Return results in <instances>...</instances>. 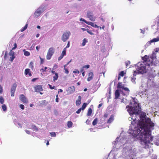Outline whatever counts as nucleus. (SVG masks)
Masks as SVG:
<instances>
[{
	"mask_svg": "<svg viewBox=\"0 0 159 159\" xmlns=\"http://www.w3.org/2000/svg\"><path fill=\"white\" fill-rule=\"evenodd\" d=\"M14 47H13L12 48V50H14L16 48H17V44L16 43H15L14 44Z\"/></svg>",
	"mask_w": 159,
	"mask_h": 159,
	"instance_id": "nucleus-55",
	"label": "nucleus"
},
{
	"mask_svg": "<svg viewBox=\"0 0 159 159\" xmlns=\"http://www.w3.org/2000/svg\"><path fill=\"white\" fill-rule=\"evenodd\" d=\"M28 25V24H26L25 25V26L20 30V31L23 32V31L25 30H26L27 29V28Z\"/></svg>",
	"mask_w": 159,
	"mask_h": 159,
	"instance_id": "nucleus-28",
	"label": "nucleus"
},
{
	"mask_svg": "<svg viewBox=\"0 0 159 159\" xmlns=\"http://www.w3.org/2000/svg\"><path fill=\"white\" fill-rule=\"evenodd\" d=\"M81 110V108H79V109H78L77 110V111H76V113H77L78 114H79Z\"/></svg>",
	"mask_w": 159,
	"mask_h": 159,
	"instance_id": "nucleus-50",
	"label": "nucleus"
},
{
	"mask_svg": "<svg viewBox=\"0 0 159 159\" xmlns=\"http://www.w3.org/2000/svg\"><path fill=\"white\" fill-rule=\"evenodd\" d=\"M125 74V73L124 71H121L119 74V75L120 76L123 77Z\"/></svg>",
	"mask_w": 159,
	"mask_h": 159,
	"instance_id": "nucleus-33",
	"label": "nucleus"
},
{
	"mask_svg": "<svg viewBox=\"0 0 159 159\" xmlns=\"http://www.w3.org/2000/svg\"><path fill=\"white\" fill-rule=\"evenodd\" d=\"M125 87L121 82H119L117 84V88L118 89L122 88V89Z\"/></svg>",
	"mask_w": 159,
	"mask_h": 159,
	"instance_id": "nucleus-19",
	"label": "nucleus"
},
{
	"mask_svg": "<svg viewBox=\"0 0 159 159\" xmlns=\"http://www.w3.org/2000/svg\"><path fill=\"white\" fill-rule=\"evenodd\" d=\"M34 88L35 91L37 92L42 91L43 90L42 86L40 85L36 86Z\"/></svg>",
	"mask_w": 159,
	"mask_h": 159,
	"instance_id": "nucleus-14",
	"label": "nucleus"
},
{
	"mask_svg": "<svg viewBox=\"0 0 159 159\" xmlns=\"http://www.w3.org/2000/svg\"><path fill=\"white\" fill-rule=\"evenodd\" d=\"M11 50L10 52H9V55L11 56H14V52L12 51Z\"/></svg>",
	"mask_w": 159,
	"mask_h": 159,
	"instance_id": "nucleus-37",
	"label": "nucleus"
},
{
	"mask_svg": "<svg viewBox=\"0 0 159 159\" xmlns=\"http://www.w3.org/2000/svg\"><path fill=\"white\" fill-rule=\"evenodd\" d=\"M37 79V78H34L32 80V81H33V82H34V81L35 80H36Z\"/></svg>",
	"mask_w": 159,
	"mask_h": 159,
	"instance_id": "nucleus-64",
	"label": "nucleus"
},
{
	"mask_svg": "<svg viewBox=\"0 0 159 159\" xmlns=\"http://www.w3.org/2000/svg\"><path fill=\"white\" fill-rule=\"evenodd\" d=\"M159 51V48H156L154 49V52H155V53H157L158 51Z\"/></svg>",
	"mask_w": 159,
	"mask_h": 159,
	"instance_id": "nucleus-44",
	"label": "nucleus"
},
{
	"mask_svg": "<svg viewBox=\"0 0 159 159\" xmlns=\"http://www.w3.org/2000/svg\"><path fill=\"white\" fill-rule=\"evenodd\" d=\"M87 16L90 20L92 21H94L95 20V17L93 16L92 12L90 11H88L87 13Z\"/></svg>",
	"mask_w": 159,
	"mask_h": 159,
	"instance_id": "nucleus-10",
	"label": "nucleus"
},
{
	"mask_svg": "<svg viewBox=\"0 0 159 159\" xmlns=\"http://www.w3.org/2000/svg\"><path fill=\"white\" fill-rule=\"evenodd\" d=\"M73 123L71 121H68L67 122V125L68 128H70L72 127Z\"/></svg>",
	"mask_w": 159,
	"mask_h": 159,
	"instance_id": "nucleus-27",
	"label": "nucleus"
},
{
	"mask_svg": "<svg viewBox=\"0 0 159 159\" xmlns=\"http://www.w3.org/2000/svg\"><path fill=\"white\" fill-rule=\"evenodd\" d=\"M93 74L92 72H90L89 74V77L87 78V81H90L93 79Z\"/></svg>",
	"mask_w": 159,
	"mask_h": 159,
	"instance_id": "nucleus-17",
	"label": "nucleus"
},
{
	"mask_svg": "<svg viewBox=\"0 0 159 159\" xmlns=\"http://www.w3.org/2000/svg\"><path fill=\"white\" fill-rule=\"evenodd\" d=\"M73 72L74 73H78V74H79L80 73L79 71L78 70H76L73 71Z\"/></svg>",
	"mask_w": 159,
	"mask_h": 159,
	"instance_id": "nucleus-57",
	"label": "nucleus"
},
{
	"mask_svg": "<svg viewBox=\"0 0 159 159\" xmlns=\"http://www.w3.org/2000/svg\"><path fill=\"white\" fill-rule=\"evenodd\" d=\"M87 105V103H84L83 104L81 108V110H84L85 109V107H86Z\"/></svg>",
	"mask_w": 159,
	"mask_h": 159,
	"instance_id": "nucleus-29",
	"label": "nucleus"
},
{
	"mask_svg": "<svg viewBox=\"0 0 159 159\" xmlns=\"http://www.w3.org/2000/svg\"><path fill=\"white\" fill-rule=\"evenodd\" d=\"M4 100L2 96H0V102L1 104H3L4 103Z\"/></svg>",
	"mask_w": 159,
	"mask_h": 159,
	"instance_id": "nucleus-34",
	"label": "nucleus"
},
{
	"mask_svg": "<svg viewBox=\"0 0 159 159\" xmlns=\"http://www.w3.org/2000/svg\"><path fill=\"white\" fill-rule=\"evenodd\" d=\"M87 31L88 33L89 34H90L91 35H92L93 34V33L91 31H90V30L88 29H87Z\"/></svg>",
	"mask_w": 159,
	"mask_h": 159,
	"instance_id": "nucleus-52",
	"label": "nucleus"
},
{
	"mask_svg": "<svg viewBox=\"0 0 159 159\" xmlns=\"http://www.w3.org/2000/svg\"><path fill=\"white\" fill-rule=\"evenodd\" d=\"M30 70L29 69L27 68L25 69V75H27L28 74V73L30 72Z\"/></svg>",
	"mask_w": 159,
	"mask_h": 159,
	"instance_id": "nucleus-35",
	"label": "nucleus"
},
{
	"mask_svg": "<svg viewBox=\"0 0 159 159\" xmlns=\"http://www.w3.org/2000/svg\"><path fill=\"white\" fill-rule=\"evenodd\" d=\"M31 129L33 130L37 131L38 130V129L37 126L35 125H32V126Z\"/></svg>",
	"mask_w": 159,
	"mask_h": 159,
	"instance_id": "nucleus-26",
	"label": "nucleus"
},
{
	"mask_svg": "<svg viewBox=\"0 0 159 159\" xmlns=\"http://www.w3.org/2000/svg\"><path fill=\"white\" fill-rule=\"evenodd\" d=\"M50 134H51V135L52 136V137H55L56 136V133L55 132H50Z\"/></svg>",
	"mask_w": 159,
	"mask_h": 159,
	"instance_id": "nucleus-39",
	"label": "nucleus"
},
{
	"mask_svg": "<svg viewBox=\"0 0 159 159\" xmlns=\"http://www.w3.org/2000/svg\"><path fill=\"white\" fill-rule=\"evenodd\" d=\"M15 58V57L14 56H11V57H10V61H11V62H12L13 60Z\"/></svg>",
	"mask_w": 159,
	"mask_h": 159,
	"instance_id": "nucleus-43",
	"label": "nucleus"
},
{
	"mask_svg": "<svg viewBox=\"0 0 159 159\" xmlns=\"http://www.w3.org/2000/svg\"><path fill=\"white\" fill-rule=\"evenodd\" d=\"M47 68V67H45L44 69L43 68H42L41 70L43 72H44L46 71V70Z\"/></svg>",
	"mask_w": 159,
	"mask_h": 159,
	"instance_id": "nucleus-47",
	"label": "nucleus"
},
{
	"mask_svg": "<svg viewBox=\"0 0 159 159\" xmlns=\"http://www.w3.org/2000/svg\"><path fill=\"white\" fill-rule=\"evenodd\" d=\"M129 90L126 87H125L122 89V91H121L122 94L124 96H127L129 95Z\"/></svg>",
	"mask_w": 159,
	"mask_h": 159,
	"instance_id": "nucleus-12",
	"label": "nucleus"
},
{
	"mask_svg": "<svg viewBox=\"0 0 159 159\" xmlns=\"http://www.w3.org/2000/svg\"><path fill=\"white\" fill-rule=\"evenodd\" d=\"M152 43V42H151V40L150 41H149L146 44L145 46L148 47V46L150 45L151 44V43Z\"/></svg>",
	"mask_w": 159,
	"mask_h": 159,
	"instance_id": "nucleus-40",
	"label": "nucleus"
},
{
	"mask_svg": "<svg viewBox=\"0 0 159 159\" xmlns=\"http://www.w3.org/2000/svg\"><path fill=\"white\" fill-rule=\"evenodd\" d=\"M126 108H128L127 111L130 115H132V119L133 121L131 122V124L134 125L136 123L135 121L137 120V118L136 116L141 112V108L140 107L139 103L136 102H134L133 107H129L128 106L126 107Z\"/></svg>",
	"mask_w": 159,
	"mask_h": 159,
	"instance_id": "nucleus-2",
	"label": "nucleus"
},
{
	"mask_svg": "<svg viewBox=\"0 0 159 159\" xmlns=\"http://www.w3.org/2000/svg\"><path fill=\"white\" fill-rule=\"evenodd\" d=\"M80 20L81 21H83L85 23H86L87 24L88 22V21H86L85 20L83 19L82 18H81L80 19Z\"/></svg>",
	"mask_w": 159,
	"mask_h": 159,
	"instance_id": "nucleus-41",
	"label": "nucleus"
},
{
	"mask_svg": "<svg viewBox=\"0 0 159 159\" xmlns=\"http://www.w3.org/2000/svg\"><path fill=\"white\" fill-rule=\"evenodd\" d=\"M40 48V46H37L36 47V50L38 51L39 50V49Z\"/></svg>",
	"mask_w": 159,
	"mask_h": 159,
	"instance_id": "nucleus-59",
	"label": "nucleus"
},
{
	"mask_svg": "<svg viewBox=\"0 0 159 159\" xmlns=\"http://www.w3.org/2000/svg\"><path fill=\"white\" fill-rule=\"evenodd\" d=\"M7 56V52H6L4 55V58H6Z\"/></svg>",
	"mask_w": 159,
	"mask_h": 159,
	"instance_id": "nucleus-61",
	"label": "nucleus"
},
{
	"mask_svg": "<svg viewBox=\"0 0 159 159\" xmlns=\"http://www.w3.org/2000/svg\"><path fill=\"white\" fill-rule=\"evenodd\" d=\"M70 42L69 41L68 42V43L65 48H69L70 47Z\"/></svg>",
	"mask_w": 159,
	"mask_h": 159,
	"instance_id": "nucleus-58",
	"label": "nucleus"
},
{
	"mask_svg": "<svg viewBox=\"0 0 159 159\" xmlns=\"http://www.w3.org/2000/svg\"><path fill=\"white\" fill-rule=\"evenodd\" d=\"M114 116L113 115H111L109 119L108 120L107 123H111L114 120Z\"/></svg>",
	"mask_w": 159,
	"mask_h": 159,
	"instance_id": "nucleus-20",
	"label": "nucleus"
},
{
	"mask_svg": "<svg viewBox=\"0 0 159 159\" xmlns=\"http://www.w3.org/2000/svg\"><path fill=\"white\" fill-rule=\"evenodd\" d=\"M87 24L90 25L92 27L94 28L98 27V26L97 25H96V24H95L94 23L91 22H88L87 23Z\"/></svg>",
	"mask_w": 159,
	"mask_h": 159,
	"instance_id": "nucleus-18",
	"label": "nucleus"
},
{
	"mask_svg": "<svg viewBox=\"0 0 159 159\" xmlns=\"http://www.w3.org/2000/svg\"><path fill=\"white\" fill-rule=\"evenodd\" d=\"M156 53L155 52H153L152 55L150 57V58L151 59V61L149 63H148V64H146V65H148V66H150L151 64H153V63H155L156 59Z\"/></svg>",
	"mask_w": 159,
	"mask_h": 159,
	"instance_id": "nucleus-6",
	"label": "nucleus"
},
{
	"mask_svg": "<svg viewBox=\"0 0 159 159\" xmlns=\"http://www.w3.org/2000/svg\"><path fill=\"white\" fill-rule=\"evenodd\" d=\"M66 48H65L63 51H62V52L61 53V54L63 55V56L66 55Z\"/></svg>",
	"mask_w": 159,
	"mask_h": 159,
	"instance_id": "nucleus-31",
	"label": "nucleus"
},
{
	"mask_svg": "<svg viewBox=\"0 0 159 159\" xmlns=\"http://www.w3.org/2000/svg\"><path fill=\"white\" fill-rule=\"evenodd\" d=\"M81 97L79 96L78 97V99L76 101V104L77 106H79L81 103Z\"/></svg>",
	"mask_w": 159,
	"mask_h": 159,
	"instance_id": "nucleus-15",
	"label": "nucleus"
},
{
	"mask_svg": "<svg viewBox=\"0 0 159 159\" xmlns=\"http://www.w3.org/2000/svg\"><path fill=\"white\" fill-rule=\"evenodd\" d=\"M17 86V85L16 83H14L11 87V96L13 97L14 96L15 92L16 90V88Z\"/></svg>",
	"mask_w": 159,
	"mask_h": 159,
	"instance_id": "nucleus-11",
	"label": "nucleus"
},
{
	"mask_svg": "<svg viewBox=\"0 0 159 159\" xmlns=\"http://www.w3.org/2000/svg\"><path fill=\"white\" fill-rule=\"evenodd\" d=\"M20 108L22 110H23L24 108V106L23 104H20Z\"/></svg>",
	"mask_w": 159,
	"mask_h": 159,
	"instance_id": "nucleus-56",
	"label": "nucleus"
},
{
	"mask_svg": "<svg viewBox=\"0 0 159 159\" xmlns=\"http://www.w3.org/2000/svg\"><path fill=\"white\" fill-rule=\"evenodd\" d=\"M63 57L64 56L63 55L61 54L60 56L58 58V60H61L63 58Z\"/></svg>",
	"mask_w": 159,
	"mask_h": 159,
	"instance_id": "nucleus-48",
	"label": "nucleus"
},
{
	"mask_svg": "<svg viewBox=\"0 0 159 159\" xmlns=\"http://www.w3.org/2000/svg\"><path fill=\"white\" fill-rule=\"evenodd\" d=\"M90 66L89 65L84 66H83V68H89Z\"/></svg>",
	"mask_w": 159,
	"mask_h": 159,
	"instance_id": "nucleus-51",
	"label": "nucleus"
},
{
	"mask_svg": "<svg viewBox=\"0 0 159 159\" xmlns=\"http://www.w3.org/2000/svg\"><path fill=\"white\" fill-rule=\"evenodd\" d=\"M54 49L52 47H51L49 49L46 56L47 59L48 60L51 58L54 53Z\"/></svg>",
	"mask_w": 159,
	"mask_h": 159,
	"instance_id": "nucleus-4",
	"label": "nucleus"
},
{
	"mask_svg": "<svg viewBox=\"0 0 159 159\" xmlns=\"http://www.w3.org/2000/svg\"><path fill=\"white\" fill-rule=\"evenodd\" d=\"M39 58L40 59V61H41L40 64H43V63L44 61V60L43 58H41L40 57H39Z\"/></svg>",
	"mask_w": 159,
	"mask_h": 159,
	"instance_id": "nucleus-45",
	"label": "nucleus"
},
{
	"mask_svg": "<svg viewBox=\"0 0 159 159\" xmlns=\"http://www.w3.org/2000/svg\"><path fill=\"white\" fill-rule=\"evenodd\" d=\"M136 79V78H135L134 76H133L132 78H131V81L134 83H135V80Z\"/></svg>",
	"mask_w": 159,
	"mask_h": 159,
	"instance_id": "nucleus-42",
	"label": "nucleus"
},
{
	"mask_svg": "<svg viewBox=\"0 0 159 159\" xmlns=\"http://www.w3.org/2000/svg\"><path fill=\"white\" fill-rule=\"evenodd\" d=\"M140 30L141 31V33H142L143 34H144L145 33V31L141 29Z\"/></svg>",
	"mask_w": 159,
	"mask_h": 159,
	"instance_id": "nucleus-63",
	"label": "nucleus"
},
{
	"mask_svg": "<svg viewBox=\"0 0 159 159\" xmlns=\"http://www.w3.org/2000/svg\"><path fill=\"white\" fill-rule=\"evenodd\" d=\"M98 122V119L97 118H95L93 122V125H95L97 124Z\"/></svg>",
	"mask_w": 159,
	"mask_h": 159,
	"instance_id": "nucleus-30",
	"label": "nucleus"
},
{
	"mask_svg": "<svg viewBox=\"0 0 159 159\" xmlns=\"http://www.w3.org/2000/svg\"><path fill=\"white\" fill-rule=\"evenodd\" d=\"M20 99L24 103H27L28 102V100L26 98L23 94H22L20 96Z\"/></svg>",
	"mask_w": 159,
	"mask_h": 159,
	"instance_id": "nucleus-13",
	"label": "nucleus"
},
{
	"mask_svg": "<svg viewBox=\"0 0 159 159\" xmlns=\"http://www.w3.org/2000/svg\"><path fill=\"white\" fill-rule=\"evenodd\" d=\"M29 67L32 69L34 68L33 63L32 62H30V63Z\"/></svg>",
	"mask_w": 159,
	"mask_h": 159,
	"instance_id": "nucleus-38",
	"label": "nucleus"
},
{
	"mask_svg": "<svg viewBox=\"0 0 159 159\" xmlns=\"http://www.w3.org/2000/svg\"><path fill=\"white\" fill-rule=\"evenodd\" d=\"M87 40L85 39H84L83 40V42L82 43V45L83 46H84L85 45V43L86 42H87Z\"/></svg>",
	"mask_w": 159,
	"mask_h": 159,
	"instance_id": "nucleus-36",
	"label": "nucleus"
},
{
	"mask_svg": "<svg viewBox=\"0 0 159 159\" xmlns=\"http://www.w3.org/2000/svg\"><path fill=\"white\" fill-rule=\"evenodd\" d=\"M3 89L2 86L0 85V93L2 94V93Z\"/></svg>",
	"mask_w": 159,
	"mask_h": 159,
	"instance_id": "nucleus-53",
	"label": "nucleus"
},
{
	"mask_svg": "<svg viewBox=\"0 0 159 159\" xmlns=\"http://www.w3.org/2000/svg\"><path fill=\"white\" fill-rule=\"evenodd\" d=\"M115 99H117L120 95V93L119 90L117 89L115 93Z\"/></svg>",
	"mask_w": 159,
	"mask_h": 159,
	"instance_id": "nucleus-16",
	"label": "nucleus"
},
{
	"mask_svg": "<svg viewBox=\"0 0 159 159\" xmlns=\"http://www.w3.org/2000/svg\"><path fill=\"white\" fill-rule=\"evenodd\" d=\"M64 70H65V73H66V74H68L69 73V71L68 70V69L67 68H65Z\"/></svg>",
	"mask_w": 159,
	"mask_h": 159,
	"instance_id": "nucleus-46",
	"label": "nucleus"
},
{
	"mask_svg": "<svg viewBox=\"0 0 159 159\" xmlns=\"http://www.w3.org/2000/svg\"><path fill=\"white\" fill-rule=\"evenodd\" d=\"M70 34V33L69 31L64 33L61 36L62 40L64 42H66L69 39Z\"/></svg>",
	"mask_w": 159,
	"mask_h": 159,
	"instance_id": "nucleus-5",
	"label": "nucleus"
},
{
	"mask_svg": "<svg viewBox=\"0 0 159 159\" xmlns=\"http://www.w3.org/2000/svg\"><path fill=\"white\" fill-rule=\"evenodd\" d=\"M159 41V38L158 37H157V38H155L153 39H152L151 40V42H156Z\"/></svg>",
	"mask_w": 159,
	"mask_h": 159,
	"instance_id": "nucleus-25",
	"label": "nucleus"
},
{
	"mask_svg": "<svg viewBox=\"0 0 159 159\" xmlns=\"http://www.w3.org/2000/svg\"><path fill=\"white\" fill-rule=\"evenodd\" d=\"M25 132L28 134H30V132L29 130H25Z\"/></svg>",
	"mask_w": 159,
	"mask_h": 159,
	"instance_id": "nucleus-60",
	"label": "nucleus"
},
{
	"mask_svg": "<svg viewBox=\"0 0 159 159\" xmlns=\"http://www.w3.org/2000/svg\"><path fill=\"white\" fill-rule=\"evenodd\" d=\"M92 113V110L91 108H89L88 109V110L87 113V115L88 116H90L91 115Z\"/></svg>",
	"mask_w": 159,
	"mask_h": 159,
	"instance_id": "nucleus-21",
	"label": "nucleus"
},
{
	"mask_svg": "<svg viewBox=\"0 0 159 159\" xmlns=\"http://www.w3.org/2000/svg\"><path fill=\"white\" fill-rule=\"evenodd\" d=\"M48 103V102L44 100L41 102L40 105L42 106H45Z\"/></svg>",
	"mask_w": 159,
	"mask_h": 159,
	"instance_id": "nucleus-23",
	"label": "nucleus"
},
{
	"mask_svg": "<svg viewBox=\"0 0 159 159\" xmlns=\"http://www.w3.org/2000/svg\"><path fill=\"white\" fill-rule=\"evenodd\" d=\"M146 66H144L143 65H141L140 67H139L138 68V73L139 74H143L146 73L147 70Z\"/></svg>",
	"mask_w": 159,
	"mask_h": 159,
	"instance_id": "nucleus-7",
	"label": "nucleus"
},
{
	"mask_svg": "<svg viewBox=\"0 0 159 159\" xmlns=\"http://www.w3.org/2000/svg\"><path fill=\"white\" fill-rule=\"evenodd\" d=\"M142 60L143 61V63L146 66H148L146 65V64H148V63H149L151 61V59L150 58V57L149 58L148 56L147 55H145L144 57H142Z\"/></svg>",
	"mask_w": 159,
	"mask_h": 159,
	"instance_id": "nucleus-9",
	"label": "nucleus"
},
{
	"mask_svg": "<svg viewBox=\"0 0 159 159\" xmlns=\"http://www.w3.org/2000/svg\"><path fill=\"white\" fill-rule=\"evenodd\" d=\"M101 20L103 22V25H102V27L100 26V30L102 28L104 30H107L108 28V23L107 21H104L103 18H102L101 19Z\"/></svg>",
	"mask_w": 159,
	"mask_h": 159,
	"instance_id": "nucleus-8",
	"label": "nucleus"
},
{
	"mask_svg": "<svg viewBox=\"0 0 159 159\" xmlns=\"http://www.w3.org/2000/svg\"><path fill=\"white\" fill-rule=\"evenodd\" d=\"M2 108L4 111H5L7 110V107L5 104H3L2 105Z\"/></svg>",
	"mask_w": 159,
	"mask_h": 159,
	"instance_id": "nucleus-32",
	"label": "nucleus"
},
{
	"mask_svg": "<svg viewBox=\"0 0 159 159\" xmlns=\"http://www.w3.org/2000/svg\"><path fill=\"white\" fill-rule=\"evenodd\" d=\"M108 116V114H107V113L105 114L104 115V116L105 118H107V117Z\"/></svg>",
	"mask_w": 159,
	"mask_h": 159,
	"instance_id": "nucleus-62",
	"label": "nucleus"
},
{
	"mask_svg": "<svg viewBox=\"0 0 159 159\" xmlns=\"http://www.w3.org/2000/svg\"><path fill=\"white\" fill-rule=\"evenodd\" d=\"M48 86H49V87L50 88V89H54V88L55 87V86H53L52 87L51 85L49 84H48Z\"/></svg>",
	"mask_w": 159,
	"mask_h": 159,
	"instance_id": "nucleus-54",
	"label": "nucleus"
},
{
	"mask_svg": "<svg viewBox=\"0 0 159 159\" xmlns=\"http://www.w3.org/2000/svg\"><path fill=\"white\" fill-rule=\"evenodd\" d=\"M23 51L24 52V54L25 56H28L30 55V53L29 52L26 51L25 49L23 50Z\"/></svg>",
	"mask_w": 159,
	"mask_h": 159,
	"instance_id": "nucleus-22",
	"label": "nucleus"
},
{
	"mask_svg": "<svg viewBox=\"0 0 159 159\" xmlns=\"http://www.w3.org/2000/svg\"><path fill=\"white\" fill-rule=\"evenodd\" d=\"M58 67V66L56 64H54L52 68V70H55Z\"/></svg>",
	"mask_w": 159,
	"mask_h": 159,
	"instance_id": "nucleus-49",
	"label": "nucleus"
},
{
	"mask_svg": "<svg viewBox=\"0 0 159 159\" xmlns=\"http://www.w3.org/2000/svg\"><path fill=\"white\" fill-rule=\"evenodd\" d=\"M44 8L42 7L38 8L35 11L34 14V16L35 18L39 17L41 14L44 11Z\"/></svg>",
	"mask_w": 159,
	"mask_h": 159,
	"instance_id": "nucleus-3",
	"label": "nucleus"
},
{
	"mask_svg": "<svg viewBox=\"0 0 159 159\" xmlns=\"http://www.w3.org/2000/svg\"><path fill=\"white\" fill-rule=\"evenodd\" d=\"M139 116L140 120L138 122L139 129L137 130V136H139L141 144L145 148H148L150 142L153 140L151 129H153L154 124L150 118L146 117V114L145 112L142 113Z\"/></svg>",
	"mask_w": 159,
	"mask_h": 159,
	"instance_id": "nucleus-1",
	"label": "nucleus"
},
{
	"mask_svg": "<svg viewBox=\"0 0 159 159\" xmlns=\"http://www.w3.org/2000/svg\"><path fill=\"white\" fill-rule=\"evenodd\" d=\"M55 75L53 76V80L54 81H55L56 80H57L58 79V73H55Z\"/></svg>",
	"mask_w": 159,
	"mask_h": 159,
	"instance_id": "nucleus-24",
	"label": "nucleus"
}]
</instances>
